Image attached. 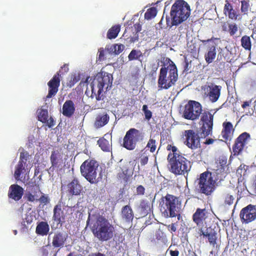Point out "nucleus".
Instances as JSON below:
<instances>
[{
	"mask_svg": "<svg viewBox=\"0 0 256 256\" xmlns=\"http://www.w3.org/2000/svg\"><path fill=\"white\" fill-rule=\"evenodd\" d=\"M170 256H178L180 252L178 250H170Z\"/></svg>",
	"mask_w": 256,
	"mask_h": 256,
	"instance_id": "61",
	"label": "nucleus"
},
{
	"mask_svg": "<svg viewBox=\"0 0 256 256\" xmlns=\"http://www.w3.org/2000/svg\"><path fill=\"white\" fill-rule=\"evenodd\" d=\"M168 150H172L168 156L170 171L176 176H184L186 178L192 168V162L184 155L178 152L176 146L168 144Z\"/></svg>",
	"mask_w": 256,
	"mask_h": 256,
	"instance_id": "2",
	"label": "nucleus"
},
{
	"mask_svg": "<svg viewBox=\"0 0 256 256\" xmlns=\"http://www.w3.org/2000/svg\"><path fill=\"white\" fill-rule=\"evenodd\" d=\"M98 60L102 61L105 58L104 57V50L103 48H101L98 50Z\"/></svg>",
	"mask_w": 256,
	"mask_h": 256,
	"instance_id": "54",
	"label": "nucleus"
},
{
	"mask_svg": "<svg viewBox=\"0 0 256 256\" xmlns=\"http://www.w3.org/2000/svg\"><path fill=\"white\" fill-rule=\"evenodd\" d=\"M120 30V26L116 24L110 28L106 34L107 38L110 40L115 38L117 37Z\"/></svg>",
	"mask_w": 256,
	"mask_h": 256,
	"instance_id": "34",
	"label": "nucleus"
},
{
	"mask_svg": "<svg viewBox=\"0 0 256 256\" xmlns=\"http://www.w3.org/2000/svg\"><path fill=\"white\" fill-rule=\"evenodd\" d=\"M124 50V46L122 44H114L112 45L108 50L110 53L114 54H118L122 52Z\"/></svg>",
	"mask_w": 256,
	"mask_h": 256,
	"instance_id": "38",
	"label": "nucleus"
},
{
	"mask_svg": "<svg viewBox=\"0 0 256 256\" xmlns=\"http://www.w3.org/2000/svg\"><path fill=\"white\" fill-rule=\"evenodd\" d=\"M120 168L121 171L118 173L117 178L124 182H127L130 178V175L128 174V169L124 166H120Z\"/></svg>",
	"mask_w": 256,
	"mask_h": 256,
	"instance_id": "32",
	"label": "nucleus"
},
{
	"mask_svg": "<svg viewBox=\"0 0 256 256\" xmlns=\"http://www.w3.org/2000/svg\"><path fill=\"white\" fill-rule=\"evenodd\" d=\"M144 138V134L140 130L131 128L128 130L123 138L122 146L129 150L136 148L137 144L142 141Z\"/></svg>",
	"mask_w": 256,
	"mask_h": 256,
	"instance_id": "9",
	"label": "nucleus"
},
{
	"mask_svg": "<svg viewBox=\"0 0 256 256\" xmlns=\"http://www.w3.org/2000/svg\"><path fill=\"white\" fill-rule=\"evenodd\" d=\"M200 132L204 138L210 134L213 128L214 115L208 110H204L200 114Z\"/></svg>",
	"mask_w": 256,
	"mask_h": 256,
	"instance_id": "12",
	"label": "nucleus"
},
{
	"mask_svg": "<svg viewBox=\"0 0 256 256\" xmlns=\"http://www.w3.org/2000/svg\"><path fill=\"white\" fill-rule=\"evenodd\" d=\"M149 154L147 150H142V153L140 156V162L142 166H144L148 164V160Z\"/></svg>",
	"mask_w": 256,
	"mask_h": 256,
	"instance_id": "41",
	"label": "nucleus"
},
{
	"mask_svg": "<svg viewBox=\"0 0 256 256\" xmlns=\"http://www.w3.org/2000/svg\"><path fill=\"white\" fill-rule=\"evenodd\" d=\"M76 110L74 102L72 100H66L62 106V114L67 117H72Z\"/></svg>",
	"mask_w": 256,
	"mask_h": 256,
	"instance_id": "26",
	"label": "nucleus"
},
{
	"mask_svg": "<svg viewBox=\"0 0 256 256\" xmlns=\"http://www.w3.org/2000/svg\"><path fill=\"white\" fill-rule=\"evenodd\" d=\"M212 172H208V175L212 176V178L216 180V182L222 180L224 176L225 168L222 166L220 164H214L212 165V168H211Z\"/></svg>",
	"mask_w": 256,
	"mask_h": 256,
	"instance_id": "21",
	"label": "nucleus"
},
{
	"mask_svg": "<svg viewBox=\"0 0 256 256\" xmlns=\"http://www.w3.org/2000/svg\"><path fill=\"white\" fill-rule=\"evenodd\" d=\"M146 148H148L151 152H154L156 148V141L153 138H150L146 146Z\"/></svg>",
	"mask_w": 256,
	"mask_h": 256,
	"instance_id": "44",
	"label": "nucleus"
},
{
	"mask_svg": "<svg viewBox=\"0 0 256 256\" xmlns=\"http://www.w3.org/2000/svg\"><path fill=\"white\" fill-rule=\"evenodd\" d=\"M214 139L209 138H207L204 143L206 144L209 145L212 144L214 142Z\"/></svg>",
	"mask_w": 256,
	"mask_h": 256,
	"instance_id": "62",
	"label": "nucleus"
},
{
	"mask_svg": "<svg viewBox=\"0 0 256 256\" xmlns=\"http://www.w3.org/2000/svg\"><path fill=\"white\" fill-rule=\"evenodd\" d=\"M168 230L172 232H175L176 230V228L175 226V224H169L168 226Z\"/></svg>",
	"mask_w": 256,
	"mask_h": 256,
	"instance_id": "60",
	"label": "nucleus"
},
{
	"mask_svg": "<svg viewBox=\"0 0 256 256\" xmlns=\"http://www.w3.org/2000/svg\"><path fill=\"white\" fill-rule=\"evenodd\" d=\"M50 230L48 224L45 222H40L36 226V232L38 234L41 236L46 235Z\"/></svg>",
	"mask_w": 256,
	"mask_h": 256,
	"instance_id": "31",
	"label": "nucleus"
},
{
	"mask_svg": "<svg viewBox=\"0 0 256 256\" xmlns=\"http://www.w3.org/2000/svg\"><path fill=\"white\" fill-rule=\"evenodd\" d=\"M166 67H162L158 78V86L160 89H168L175 84L178 80V70L176 64L172 62Z\"/></svg>",
	"mask_w": 256,
	"mask_h": 256,
	"instance_id": "5",
	"label": "nucleus"
},
{
	"mask_svg": "<svg viewBox=\"0 0 256 256\" xmlns=\"http://www.w3.org/2000/svg\"><path fill=\"white\" fill-rule=\"evenodd\" d=\"M202 112V106L199 102L190 100L184 105L182 116L186 120H196L199 118Z\"/></svg>",
	"mask_w": 256,
	"mask_h": 256,
	"instance_id": "10",
	"label": "nucleus"
},
{
	"mask_svg": "<svg viewBox=\"0 0 256 256\" xmlns=\"http://www.w3.org/2000/svg\"><path fill=\"white\" fill-rule=\"evenodd\" d=\"M144 192L145 188L142 186L140 185L136 188V192L138 194L143 195L144 194Z\"/></svg>",
	"mask_w": 256,
	"mask_h": 256,
	"instance_id": "56",
	"label": "nucleus"
},
{
	"mask_svg": "<svg viewBox=\"0 0 256 256\" xmlns=\"http://www.w3.org/2000/svg\"><path fill=\"white\" fill-rule=\"evenodd\" d=\"M157 14L156 8L154 7H152L148 8L144 14V18L148 20L154 18Z\"/></svg>",
	"mask_w": 256,
	"mask_h": 256,
	"instance_id": "39",
	"label": "nucleus"
},
{
	"mask_svg": "<svg viewBox=\"0 0 256 256\" xmlns=\"http://www.w3.org/2000/svg\"><path fill=\"white\" fill-rule=\"evenodd\" d=\"M241 44L246 50H250L252 44L250 36H243L241 38Z\"/></svg>",
	"mask_w": 256,
	"mask_h": 256,
	"instance_id": "37",
	"label": "nucleus"
},
{
	"mask_svg": "<svg viewBox=\"0 0 256 256\" xmlns=\"http://www.w3.org/2000/svg\"><path fill=\"white\" fill-rule=\"evenodd\" d=\"M46 124L49 128H52L55 125V122L52 117H50Z\"/></svg>",
	"mask_w": 256,
	"mask_h": 256,
	"instance_id": "58",
	"label": "nucleus"
},
{
	"mask_svg": "<svg viewBox=\"0 0 256 256\" xmlns=\"http://www.w3.org/2000/svg\"><path fill=\"white\" fill-rule=\"evenodd\" d=\"M24 188L17 184H12L8 189V196L10 199L16 202L20 200L24 194Z\"/></svg>",
	"mask_w": 256,
	"mask_h": 256,
	"instance_id": "19",
	"label": "nucleus"
},
{
	"mask_svg": "<svg viewBox=\"0 0 256 256\" xmlns=\"http://www.w3.org/2000/svg\"><path fill=\"white\" fill-rule=\"evenodd\" d=\"M142 110L144 114L145 118L149 120L152 117V112L148 110V106L146 104L142 106Z\"/></svg>",
	"mask_w": 256,
	"mask_h": 256,
	"instance_id": "48",
	"label": "nucleus"
},
{
	"mask_svg": "<svg viewBox=\"0 0 256 256\" xmlns=\"http://www.w3.org/2000/svg\"><path fill=\"white\" fill-rule=\"evenodd\" d=\"M234 198L232 195L230 194H226L225 195L224 204H228V206L232 205L234 202Z\"/></svg>",
	"mask_w": 256,
	"mask_h": 256,
	"instance_id": "51",
	"label": "nucleus"
},
{
	"mask_svg": "<svg viewBox=\"0 0 256 256\" xmlns=\"http://www.w3.org/2000/svg\"><path fill=\"white\" fill-rule=\"evenodd\" d=\"M48 111L46 110L41 109L38 112V120L42 123L48 121Z\"/></svg>",
	"mask_w": 256,
	"mask_h": 256,
	"instance_id": "40",
	"label": "nucleus"
},
{
	"mask_svg": "<svg viewBox=\"0 0 256 256\" xmlns=\"http://www.w3.org/2000/svg\"><path fill=\"white\" fill-rule=\"evenodd\" d=\"M30 159V155L26 151H24L20 154V160L18 162L24 164L26 165V161Z\"/></svg>",
	"mask_w": 256,
	"mask_h": 256,
	"instance_id": "45",
	"label": "nucleus"
},
{
	"mask_svg": "<svg viewBox=\"0 0 256 256\" xmlns=\"http://www.w3.org/2000/svg\"><path fill=\"white\" fill-rule=\"evenodd\" d=\"M186 137V146L192 150H196L200 146V137L198 133L192 130H186L184 132Z\"/></svg>",
	"mask_w": 256,
	"mask_h": 256,
	"instance_id": "13",
	"label": "nucleus"
},
{
	"mask_svg": "<svg viewBox=\"0 0 256 256\" xmlns=\"http://www.w3.org/2000/svg\"><path fill=\"white\" fill-rule=\"evenodd\" d=\"M110 120V116L106 113L98 114L96 118L94 126L96 128H101L106 125Z\"/></svg>",
	"mask_w": 256,
	"mask_h": 256,
	"instance_id": "30",
	"label": "nucleus"
},
{
	"mask_svg": "<svg viewBox=\"0 0 256 256\" xmlns=\"http://www.w3.org/2000/svg\"><path fill=\"white\" fill-rule=\"evenodd\" d=\"M89 256H106L104 254L100 252H97L95 254H92L91 255Z\"/></svg>",
	"mask_w": 256,
	"mask_h": 256,
	"instance_id": "64",
	"label": "nucleus"
},
{
	"mask_svg": "<svg viewBox=\"0 0 256 256\" xmlns=\"http://www.w3.org/2000/svg\"><path fill=\"white\" fill-rule=\"evenodd\" d=\"M41 194L42 195L39 198H38V201L41 204L46 205L50 202V198L48 195L42 192H41Z\"/></svg>",
	"mask_w": 256,
	"mask_h": 256,
	"instance_id": "46",
	"label": "nucleus"
},
{
	"mask_svg": "<svg viewBox=\"0 0 256 256\" xmlns=\"http://www.w3.org/2000/svg\"><path fill=\"white\" fill-rule=\"evenodd\" d=\"M69 70L68 65L65 64L60 68L58 72L55 74L52 78L48 82V94L46 96V100L56 95L58 90V88L60 86V78L62 74L68 72Z\"/></svg>",
	"mask_w": 256,
	"mask_h": 256,
	"instance_id": "11",
	"label": "nucleus"
},
{
	"mask_svg": "<svg viewBox=\"0 0 256 256\" xmlns=\"http://www.w3.org/2000/svg\"><path fill=\"white\" fill-rule=\"evenodd\" d=\"M79 80V78H77L76 76H74L71 77L70 80L68 83L70 87L72 86L76 82Z\"/></svg>",
	"mask_w": 256,
	"mask_h": 256,
	"instance_id": "57",
	"label": "nucleus"
},
{
	"mask_svg": "<svg viewBox=\"0 0 256 256\" xmlns=\"http://www.w3.org/2000/svg\"><path fill=\"white\" fill-rule=\"evenodd\" d=\"M250 138V134L244 132L240 134L232 146L234 155H238L244 149L247 140Z\"/></svg>",
	"mask_w": 256,
	"mask_h": 256,
	"instance_id": "17",
	"label": "nucleus"
},
{
	"mask_svg": "<svg viewBox=\"0 0 256 256\" xmlns=\"http://www.w3.org/2000/svg\"><path fill=\"white\" fill-rule=\"evenodd\" d=\"M204 92V95L212 102H216L220 96L222 86L210 83L206 85L202 88Z\"/></svg>",
	"mask_w": 256,
	"mask_h": 256,
	"instance_id": "14",
	"label": "nucleus"
},
{
	"mask_svg": "<svg viewBox=\"0 0 256 256\" xmlns=\"http://www.w3.org/2000/svg\"><path fill=\"white\" fill-rule=\"evenodd\" d=\"M100 148L104 152H109L110 150V144L109 142L104 137L100 138L97 142Z\"/></svg>",
	"mask_w": 256,
	"mask_h": 256,
	"instance_id": "35",
	"label": "nucleus"
},
{
	"mask_svg": "<svg viewBox=\"0 0 256 256\" xmlns=\"http://www.w3.org/2000/svg\"><path fill=\"white\" fill-rule=\"evenodd\" d=\"M68 235L62 232H57L52 237V245L54 248H61L66 244Z\"/></svg>",
	"mask_w": 256,
	"mask_h": 256,
	"instance_id": "23",
	"label": "nucleus"
},
{
	"mask_svg": "<svg viewBox=\"0 0 256 256\" xmlns=\"http://www.w3.org/2000/svg\"><path fill=\"white\" fill-rule=\"evenodd\" d=\"M25 166L26 165L24 164L18 162V164L16 166L14 176L16 180H20V176L21 174L23 172V170H25Z\"/></svg>",
	"mask_w": 256,
	"mask_h": 256,
	"instance_id": "36",
	"label": "nucleus"
},
{
	"mask_svg": "<svg viewBox=\"0 0 256 256\" xmlns=\"http://www.w3.org/2000/svg\"><path fill=\"white\" fill-rule=\"evenodd\" d=\"M227 162V160L226 158H222V160H219V162H216L215 164H220L222 166L223 168H225L226 164Z\"/></svg>",
	"mask_w": 256,
	"mask_h": 256,
	"instance_id": "59",
	"label": "nucleus"
},
{
	"mask_svg": "<svg viewBox=\"0 0 256 256\" xmlns=\"http://www.w3.org/2000/svg\"><path fill=\"white\" fill-rule=\"evenodd\" d=\"M190 5L184 0H176L172 5L170 16L171 24L170 26H178L185 22L190 14Z\"/></svg>",
	"mask_w": 256,
	"mask_h": 256,
	"instance_id": "4",
	"label": "nucleus"
},
{
	"mask_svg": "<svg viewBox=\"0 0 256 256\" xmlns=\"http://www.w3.org/2000/svg\"><path fill=\"white\" fill-rule=\"evenodd\" d=\"M238 30V26L235 24H228V32L231 36L235 34Z\"/></svg>",
	"mask_w": 256,
	"mask_h": 256,
	"instance_id": "50",
	"label": "nucleus"
},
{
	"mask_svg": "<svg viewBox=\"0 0 256 256\" xmlns=\"http://www.w3.org/2000/svg\"><path fill=\"white\" fill-rule=\"evenodd\" d=\"M30 186L32 188H34V198H38V196L36 194L37 192H40L41 190L40 188V186L38 184H36V182H32L30 184Z\"/></svg>",
	"mask_w": 256,
	"mask_h": 256,
	"instance_id": "49",
	"label": "nucleus"
},
{
	"mask_svg": "<svg viewBox=\"0 0 256 256\" xmlns=\"http://www.w3.org/2000/svg\"><path fill=\"white\" fill-rule=\"evenodd\" d=\"M98 166L97 161L90 158L86 160L80 166L82 175L90 184H96L99 181L97 178Z\"/></svg>",
	"mask_w": 256,
	"mask_h": 256,
	"instance_id": "7",
	"label": "nucleus"
},
{
	"mask_svg": "<svg viewBox=\"0 0 256 256\" xmlns=\"http://www.w3.org/2000/svg\"><path fill=\"white\" fill-rule=\"evenodd\" d=\"M86 222L94 237L99 240L107 241L113 238L114 232L113 225L99 213L90 214Z\"/></svg>",
	"mask_w": 256,
	"mask_h": 256,
	"instance_id": "1",
	"label": "nucleus"
},
{
	"mask_svg": "<svg viewBox=\"0 0 256 256\" xmlns=\"http://www.w3.org/2000/svg\"><path fill=\"white\" fill-rule=\"evenodd\" d=\"M156 238L158 240H160L164 244L167 241L166 236H164L162 232H158L156 233Z\"/></svg>",
	"mask_w": 256,
	"mask_h": 256,
	"instance_id": "53",
	"label": "nucleus"
},
{
	"mask_svg": "<svg viewBox=\"0 0 256 256\" xmlns=\"http://www.w3.org/2000/svg\"><path fill=\"white\" fill-rule=\"evenodd\" d=\"M54 214L52 220L56 222L57 224L61 226L65 220V214L62 210V205L60 203L56 204L54 208Z\"/></svg>",
	"mask_w": 256,
	"mask_h": 256,
	"instance_id": "24",
	"label": "nucleus"
},
{
	"mask_svg": "<svg viewBox=\"0 0 256 256\" xmlns=\"http://www.w3.org/2000/svg\"><path fill=\"white\" fill-rule=\"evenodd\" d=\"M216 180L208 175V171H206L200 176L198 179V190L199 193L206 196L211 195L216 187Z\"/></svg>",
	"mask_w": 256,
	"mask_h": 256,
	"instance_id": "8",
	"label": "nucleus"
},
{
	"mask_svg": "<svg viewBox=\"0 0 256 256\" xmlns=\"http://www.w3.org/2000/svg\"><path fill=\"white\" fill-rule=\"evenodd\" d=\"M208 238L209 243L210 245L212 246H214L216 244V234L215 232H211L209 233L208 235Z\"/></svg>",
	"mask_w": 256,
	"mask_h": 256,
	"instance_id": "47",
	"label": "nucleus"
},
{
	"mask_svg": "<svg viewBox=\"0 0 256 256\" xmlns=\"http://www.w3.org/2000/svg\"><path fill=\"white\" fill-rule=\"evenodd\" d=\"M224 12L226 15L228 14L230 18L234 20H237L239 16L238 12L233 8L232 4L228 1H226L224 5Z\"/></svg>",
	"mask_w": 256,
	"mask_h": 256,
	"instance_id": "29",
	"label": "nucleus"
},
{
	"mask_svg": "<svg viewBox=\"0 0 256 256\" xmlns=\"http://www.w3.org/2000/svg\"><path fill=\"white\" fill-rule=\"evenodd\" d=\"M121 216L122 219L128 223L132 222L134 218V214L130 206L126 205L122 208Z\"/></svg>",
	"mask_w": 256,
	"mask_h": 256,
	"instance_id": "28",
	"label": "nucleus"
},
{
	"mask_svg": "<svg viewBox=\"0 0 256 256\" xmlns=\"http://www.w3.org/2000/svg\"><path fill=\"white\" fill-rule=\"evenodd\" d=\"M142 30V25L136 23L132 26L126 28L123 36L130 42H134L138 39V32Z\"/></svg>",
	"mask_w": 256,
	"mask_h": 256,
	"instance_id": "16",
	"label": "nucleus"
},
{
	"mask_svg": "<svg viewBox=\"0 0 256 256\" xmlns=\"http://www.w3.org/2000/svg\"><path fill=\"white\" fill-rule=\"evenodd\" d=\"M228 24H227L226 22H224L222 26V30L225 32L227 31L228 26Z\"/></svg>",
	"mask_w": 256,
	"mask_h": 256,
	"instance_id": "63",
	"label": "nucleus"
},
{
	"mask_svg": "<svg viewBox=\"0 0 256 256\" xmlns=\"http://www.w3.org/2000/svg\"><path fill=\"white\" fill-rule=\"evenodd\" d=\"M240 217L242 224H248L256 219V206L251 204L242 209Z\"/></svg>",
	"mask_w": 256,
	"mask_h": 256,
	"instance_id": "15",
	"label": "nucleus"
},
{
	"mask_svg": "<svg viewBox=\"0 0 256 256\" xmlns=\"http://www.w3.org/2000/svg\"><path fill=\"white\" fill-rule=\"evenodd\" d=\"M152 204L150 200H142L138 206L140 214L142 216H146L152 212Z\"/></svg>",
	"mask_w": 256,
	"mask_h": 256,
	"instance_id": "25",
	"label": "nucleus"
},
{
	"mask_svg": "<svg viewBox=\"0 0 256 256\" xmlns=\"http://www.w3.org/2000/svg\"><path fill=\"white\" fill-rule=\"evenodd\" d=\"M50 162L52 164L50 169L58 168L62 164V158L60 153L58 150H53L50 156Z\"/></svg>",
	"mask_w": 256,
	"mask_h": 256,
	"instance_id": "27",
	"label": "nucleus"
},
{
	"mask_svg": "<svg viewBox=\"0 0 256 256\" xmlns=\"http://www.w3.org/2000/svg\"><path fill=\"white\" fill-rule=\"evenodd\" d=\"M160 210L166 218H174L176 212L180 211L181 202L176 196L167 194L162 196L160 202Z\"/></svg>",
	"mask_w": 256,
	"mask_h": 256,
	"instance_id": "6",
	"label": "nucleus"
},
{
	"mask_svg": "<svg viewBox=\"0 0 256 256\" xmlns=\"http://www.w3.org/2000/svg\"><path fill=\"white\" fill-rule=\"evenodd\" d=\"M25 198L29 202H38V198H34V196L31 192H28L26 194Z\"/></svg>",
	"mask_w": 256,
	"mask_h": 256,
	"instance_id": "52",
	"label": "nucleus"
},
{
	"mask_svg": "<svg viewBox=\"0 0 256 256\" xmlns=\"http://www.w3.org/2000/svg\"><path fill=\"white\" fill-rule=\"evenodd\" d=\"M208 218V212L205 208H198L192 215L193 222L198 227L202 228L206 224Z\"/></svg>",
	"mask_w": 256,
	"mask_h": 256,
	"instance_id": "18",
	"label": "nucleus"
},
{
	"mask_svg": "<svg viewBox=\"0 0 256 256\" xmlns=\"http://www.w3.org/2000/svg\"><path fill=\"white\" fill-rule=\"evenodd\" d=\"M142 56V53L140 50H132L128 54V58L130 60L138 59Z\"/></svg>",
	"mask_w": 256,
	"mask_h": 256,
	"instance_id": "42",
	"label": "nucleus"
},
{
	"mask_svg": "<svg viewBox=\"0 0 256 256\" xmlns=\"http://www.w3.org/2000/svg\"><path fill=\"white\" fill-rule=\"evenodd\" d=\"M216 48L214 46H210L208 52L204 56L206 61L207 63H212L216 56Z\"/></svg>",
	"mask_w": 256,
	"mask_h": 256,
	"instance_id": "33",
	"label": "nucleus"
},
{
	"mask_svg": "<svg viewBox=\"0 0 256 256\" xmlns=\"http://www.w3.org/2000/svg\"><path fill=\"white\" fill-rule=\"evenodd\" d=\"M222 130L221 132L222 138L225 142H230L234 136V128L230 122H224L222 124Z\"/></svg>",
	"mask_w": 256,
	"mask_h": 256,
	"instance_id": "22",
	"label": "nucleus"
},
{
	"mask_svg": "<svg viewBox=\"0 0 256 256\" xmlns=\"http://www.w3.org/2000/svg\"><path fill=\"white\" fill-rule=\"evenodd\" d=\"M66 192L70 196L80 195L82 190V186L80 184L79 180L74 178L66 186Z\"/></svg>",
	"mask_w": 256,
	"mask_h": 256,
	"instance_id": "20",
	"label": "nucleus"
},
{
	"mask_svg": "<svg viewBox=\"0 0 256 256\" xmlns=\"http://www.w3.org/2000/svg\"><path fill=\"white\" fill-rule=\"evenodd\" d=\"M250 10V3L248 1L242 0L241 2V12L244 14H248Z\"/></svg>",
	"mask_w": 256,
	"mask_h": 256,
	"instance_id": "43",
	"label": "nucleus"
},
{
	"mask_svg": "<svg viewBox=\"0 0 256 256\" xmlns=\"http://www.w3.org/2000/svg\"><path fill=\"white\" fill-rule=\"evenodd\" d=\"M113 81L112 75L106 72H99L93 78L90 86L92 88V95H94L97 100L104 99L102 93L110 89Z\"/></svg>",
	"mask_w": 256,
	"mask_h": 256,
	"instance_id": "3",
	"label": "nucleus"
},
{
	"mask_svg": "<svg viewBox=\"0 0 256 256\" xmlns=\"http://www.w3.org/2000/svg\"><path fill=\"white\" fill-rule=\"evenodd\" d=\"M190 62H189L188 60L185 58L184 59V72H188L190 68Z\"/></svg>",
	"mask_w": 256,
	"mask_h": 256,
	"instance_id": "55",
	"label": "nucleus"
}]
</instances>
